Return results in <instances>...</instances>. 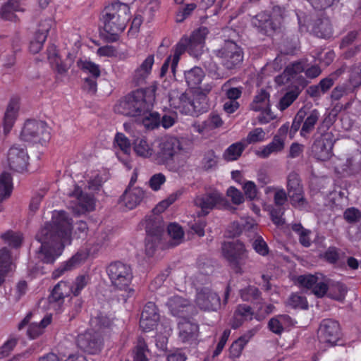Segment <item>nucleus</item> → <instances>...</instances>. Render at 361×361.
Returning <instances> with one entry per match:
<instances>
[{"label":"nucleus","instance_id":"obj_1","mask_svg":"<svg viewBox=\"0 0 361 361\" xmlns=\"http://www.w3.org/2000/svg\"><path fill=\"white\" fill-rule=\"evenodd\" d=\"M72 219L64 211H54L51 222L47 223L36 235L41 243L37 258L44 263H53L71 242Z\"/></svg>","mask_w":361,"mask_h":361},{"label":"nucleus","instance_id":"obj_2","mask_svg":"<svg viewBox=\"0 0 361 361\" xmlns=\"http://www.w3.org/2000/svg\"><path fill=\"white\" fill-rule=\"evenodd\" d=\"M157 87L152 84L145 89H137L120 99L114 106L117 114L139 117L152 109Z\"/></svg>","mask_w":361,"mask_h":361},{"label":"nucleus","instance_id":"obj_3","mask_svg":"<svg viewBox=\"0 0 361 361\" xmlns=\"http://www.w3.org/2000/svg\"><path fill=\"white\" fill-rule=\"evenodd\" d=\"M130 19V8L128 4L114 2L106 6L102 15L104 30L116 41L118 35L123 32Z\"/></svg>","mask_w":361,"mask_h":361},{"label":"nucleus","instance_id":"obj_4","mask_svg":"<svg viewBox=\"0 0 361 361\" xmlns=\"http://www.w3.org/2000/svg\"><path fill=\"white\" fill-rule=\"evenodd\" d=\"M193 204L200 209L199 216L208 215L215 209H221L228 204L224 195L212 188H205L204 192L197 194L192 200Z\"/></svg>","mask_w":361,"mask_h":361},{"label":"nucleus","instance_id":"obj_5","mask_svg":"<svg viewBox=\"0 0 361 361\" xmlns=\"http://www.w3.org/2000/svg\"><path fill=\"white\" fill-rule=\"evenodd\" d=\"M159 149L157 153L158 162L167 163L171 160L176 154H183L186 157L190 152V147L183 139L176 137H166L159 144Z\"/></svg>","mask_w":361,"mask_h":361},{"label":"nucleus","instance_id":"obj_6","mask_svg":"<svg viewBox=\"0 0 361 361\" xmlns=\"http://www.w3.org/2000/svg\"><path fill=\"white\" fill-rule=\"evenodd\" d=\"M20 137L25 142L43 144L50 139V133L46 123L42 121L27 120L23 126Z\"/></svg>","mask_w":361,"mask_h":361},{"label":"nucleus","instance_id":"obj_7","mask_svg":"<svg viewBox=\"0 0 361 361\" xmlns=\"http://www.w3.org/2000/svg\"><path fill=\"white\" fill-rule=\"evenodd\" d=\"M106 272L112 286L120 290L128 287L133 279L131 267L119 261L111 263Z\"/></svg>","mask_w":361,"mask_h":361},{"label":"nucleus","instance_id":"obj_8","mask_svg":"<svg viewBox=\"0 0 361 361\" xmlns=\"http://www.w3.org/2000/svg\"><path fill=\"white\" fill-rule=\"evenodd\" d=\"M283 16L275 11L271 14L261 12L253 16L251 23L257 30L266 35H271L281 30L283 23Z\"/></svg>","mask_w":361,"mask_h":361},{"label":"nucleus","instance_id":"obj_9","mask_svg":"<svg viewBox=\"0 0 361 361\" xmlns=\"http://www.w3.org/2000/svg\"><path fill=\"white\" fill-rule=\"evenodd\" d=\"M286 188L290 204L293 207L299 209L307 207V202L304 196V190L298 173L293 171L288 175Z\"/></svg>","mask_w":361,"mask_h":361},{"label":"nucleus","instance_id":"obj_10","mask_svg":"<svg viewBox=\"0 0 361 361\" xmlns=\"http://www.w3.org/2000/svg\"><path fill=\"white\" fill-rule=\"evenodd\" d=\"M221 248L224 257L236 269V272L241 273V266L247 257L244 245L238 240L225 242Z\"/></svg>","mask_w":361,"mask_h":361},{"label":"nucleus","instance_id":"obj_11","mask_svg":"<svg viewBox=\"0 0 361 361\" xmlns=\"http://www.w3.org/2000/svg\"><path fill=\"white\" fill-rule=\"evenodd\" d=\"M77 345L82 351L97 355L103 348V338L100 332L94 329L87 330L78 336Z\"/></svg>","mask_w":361,"mask_h":361},{"label":"nucleus","instance_id":"obj_12","mask_svg":"<svg viewBox=\"0 0 361 361\" xmlns=\"http://www.w3.org/2000/svg\"><path fill=\"white\" fill-rule=\"evenodd\" d=\"M335 140L331 132H325L315 138L312 146V155L317 160L325 161L333 155Z\"/></svg>","mask_w":361,"mask_h":361},{"label":"nucleus","instance_id":"obj_13","mask_svg":"<svg viewBox=\"0 0 361 361\" xmlns=\"http://www.w3.org/2000/svg\"><path fill=\"white\" fill-rule=\"evenodd\" d=\"M164 231V226L159 220H149L146 224L147 237L145 239V252L151 257L160 243Z\"/></svg>","mask_w":361,"mask_h":361},{"label":"nucleus","instance_id":"obj_14","mask_svg":"<svg viewBox=\"0 0 361 361\" xmlns=\"http://www.w3.org/2000/svg\"><path fill=\"white\" fill-rule=\"evenodd\" d=\"M222 64L228 69H232L243 61V53L240 48L233 42L228 41L217 52Z\"/></svg>","mask_w":361,"mask_h":361},{"label":"nucleus","instance_id":"obj_15","mask_svg":"<svg viewBox=\"0 0 361 361\" xmlns=\"http://www.w3.org/2000/svg\"><path fill=\"white\" fill-rule=\"evenodd\" d=\"M318 335L322 343H326L329 346L336 345L341 336L338 322L331 319H324L319 326Z\"/></svg>","mask_w":361,"mask_h":361},{"label":"nucleus","instance_id":"obj_16","mask_svg":"<svg viewBox=\"0 0 361 361\" xmlns=\"http://www.w3.org/2000/svg\"><path fill=\"white\" fill-rule=\"evenodd\" d=\"M70 196L74 199L70 207L75 214L78 215L94 209V198L87 193H83L78 186L75 187Z\"/></svg>","mask_w":361,"mask_h":361},{"label":"nucleus","instance_id":"obj_17","mask_svg":"<svg viewBox=\"0 0 361 361\" xmlns=\"http://www.w3.org/2000/svg\"><path fill=\"white\" fill-rule=\"evenodd\" d=\"M288 193L283 188L275 189L274 196L275 207L270 209V215L273 223L277 226H282L285 224V219L283 216L286 210L284 206L288 202Z\"/></svg>","mask_w":361,"mask_h":361},{"label":"nucleus","instance_id":"obj_18","mask_svg":"<svg viewBox=\"0 0 361 361\" xmlns=\"http://www.w3.org/2000/svg\"><path fill=\"white\" fill-rule=\"evenodd\" d=\"M195 303L201 310L214 311L220 306L219 295L209 288L197 290Z\"/></svg>","mask_w":361,"mask_h":361},{"label":"nucleus","instance_id":"obj_19","mask_svg":"<svg viewBox=\"0 0 361 361\" xmlns=\"http://www.w3.org/2000/svg\"><path fill=\"white\" fill-rule=\"evenodd\" d=\"M28 158L27 153L23 147L13 145L8 153V166L14 171L23 172L27 169Z\"/></svg>","mask_w":361,"mask_h":361},{"label":"nucleus","instance_id":"obj_20","mask_svg":"<svg viewBox=\"0 0 361 361\" xmlns=\"http://www.w3.org/2000/svg\"><path fill=\"white\" fill-rule=\"evenodd\" d=\"M159 314L156 305L148 302L144 307L140 320V326L144 331H149L157 325Z\"/></svg>","mask_w":361,"mask_h":361},{"label":"nucleus","instance_id":"obj_21","mask_svg":"<svg viewBox=\"0 0 361 361\" xmlns=\"http://www.w3.org/2000/svg\"><path fill=\"white\" fill-rule=\"evenodd\" d=\"M25 1L26 0H7L1 7L0 16L6 20L18 22L19 18L16 13L25 11Z\"/></svg>","mask_w":361,"mask_h":361},{"label":"nucleus","instance_id":"obj_22","mask_svg":"<svg viewBox=\"0 0 361 361\" xmlns=\"http://www.w3.org/2000/svg\"><path fill=\"white\" fill-rule=\"evenodd\" d=\"M198 325L187 319L178 322V338L187 344H196L198 337Z\"/></svg>","mask_w":361,"mask_h":361},{"label":"nucleus","instance_id":"obj_23","mask_svg":"<svg viewBox=\"0 0 361 361\" xmlns=\"http://www.w3.org/2000/svg\"><path fill=\"white\" fill-rule=\"evenodd\" d=\"M145 191L140 188H127L120 198V202L128 209L137 207L145 199Z\"/></svg>","mask_w":361,"mask_h":361},{"label":"nucleus","instance_id":"obj_24","mask_svg":"<svg viewBox=\"0 0 361 361\" xmlns=\"http://www.w3.org/2000/svg\"><path fill=\"white\" fill-rule=\"evenodd\" d=\"M209 30L206 27H201L195 30L188 38L189 43V54L194 56L198 57L202 53V49L204 44V40Z\"/></svg>","mask_w":361,"mask_h":361},{"label":"nucleus","instance_id":"obj_25","mask_svg":"<svg viewBox=\"0 0 361 361\" xmlns=\"http://www.w3.org/2000/svg\"><path fill=\"white\" fill-rule=\"evenodd\" d=\"M154 63V56L153 54H150L135 70L132 76V82L135 85L139 86L146 82L147 78L151 73Z\"/></svg>","mask_w":361,"mask_h":361},{"label":"nucleus","instance_id":"obj_26","mask_svg":"<svg viewBox=\"0 0 361 361\" xmlns=\"http://www.w3.org/2000/svg\"><path fill=\"white\" fill-rule=\"evenodd\" d=\"M51 25V21L49 19H46L39 24V30L35 32L30 43L29 49L30 52L37 54L42 49Z\"/></svg>","mask_w":361,"mask_h":361},{"label":"nucleus","instance_id":"obj_27","mask_svg":"<svg viewBox=\"0 0 361 361\" xmlns=\"http://www.w3.org/2000/svg\"><path fill=\"white\" fill-rule=\"evenodd\" d=\"M302 111V125L300 130V135L303 137H308L314 130L320 117V114L317 109L306 111L305 109H300Z\"/></svg>","mask_w":361,"mask_h":361},{"label":"nucleus","instance_id":"obj_28","mask_svg":"<svg viewBox=\"0 0 361 361\" xmlns=\"http://www.w3.org/2000/svg\"><path fill=\"white\" fill-rule=\"evenodd\" d=\"M18 109L19 106L18 101L15 99L11 100L6 108L4 117L3 125L4 134H8L13 128Z\"/></svg>","mask_w":361,"mask_h":361},{"label":"nucleus","instance_id":"obj_29","mask_svg":"<svg viewBox=\"0 0 361 361\" xmlns=\"http://www.w3.org/2000/svg\"><path fill=\"white\" fill-rule=\"evenodd\" d=\"M12 190L11 175L7 171H3L0 175V212L4 209L1 203L11 196Z\"/></svg>","mask_w":361,"mask_h":361},{"label":"nucleus","instance_id":"obj_30","mask_svg":"<svg viewBox=\"0 0 361 361\" xmlns=\"http://www.w3.org/2000/svg\"><path fill=\"white\" fill-rule=\"evenodd\" d=\"M171 106L181 114L192 116V99L186 93H182L178 98L171 99Z\"/></svg>","mask_w":361,"mask_h":361},{"label":"nucleus","instance_id":"obj_31","mask_svg":"<svg viewBox=\"0 0 361 361\" xmlns=\"http://www.w3.org/2000/svg\"><path fill=\"white\" fill-rule=\"evenodd\" d=\"M166 305L173 316L182 317L190 307L188 300L180 297L173 296L169 298Z\"/></svg>","mask_w":361,"mask_h":361},{"label":"nucleus","instance_id":"obj_32","mask_svg":"<svg viewBox=\"0 0 361 361\" xmlns=\"http://www.w3.org/2000/svg\"><path fill=\"white\" fill-rule=\"evenodd\" d=\"M285 147L283 140L278 137H274L272 141L268 145L263 146L256 152V154L262 159L268 158L271 154H276L281 152Z\"/></svg>","mask_w":361,"mask_h":361},{"label":"nucleus","instance_id":"obj_33","mask_svg":"<svg viewBox=\"0 0 361 361\" xmlns=\"http://www.w3.org/2000/svg\"><path fill=\"white\" fill-rule=\"evenodd\" d=\"M87 255L85 252H78L74 256H73L69 260L63 263L60 267H59L54 273L53 275L54 278L59 277L62 274H63L66 271L71 270L78 265H80L82 262H85L87 259Z\"/></svg>","mask_w":361,"mask_h":361},{"label":"nucleus","instance_id":"obj_34","mask_svg":"<svg viewBox=\"0 0 361 361\" xmlns=\"http://www.w3.org/2000/svg\"><path fill=\"white\" fill-rule=\"evenodd\" d=\"M205 76L204 71L198 66H195L184 73L185 80L188 87L196 88L201 84Z\"/></svg>","mask_w":361,"mask_h":361},{"label":"nucleus","instance_id":"obj_35","mask_svg":"<svg viewBox=\"0 0 361 361\" xmlns=\"http://www.w3.org/2000/svg\"><path fill=\"white\" fill-rule=\"evenodd\" d=\"M71 294V284L66 281H60L54 286L49 300L51 303L61 302L65 297L69 296Z\"/></svg>","mask_w":361,"mask_h":361},{"label":"nucleus","instance_id":"obj_36","mask_svg":"<svg viewBox=\"0 0 361 361\" xmlns=\"http://www.w3.org/2000/svg\"><path fill=\"white\" fill-rule=\"evenodd\" d=\"M48 59L52 68L61 75L65 74L70 68L69 65H67L62 62L61 59L59 56L56 48L54 46L49 47L48 50Z\"/></svg>","mask_w":361,"mask_h":361},{"label":"nucleus","instance_id":"obj_37","mask_svg":"<svg viewBox=\"0 0 361 361\" xmlns=\"http://www.w3.org/2000/svg\"><path fill=\"white\" fill-rule=\"evenodd\" d=\"M133 150L137 156L142 158H149L154 154L153 147L144 137L137 138L134 141Z\"/></svg>","mask_w":361,"mask_h":361},{"label":"nucleus","instance_id":"obj_38","mask_svg":"<svg viewBox=\"0 0 361 361\" xmlns=\"http://www.w3.org/2000/svg\"><path fill=\"white\" fill-rule=\"evenodd\" d=\"M313 32L319 37H330L333 33L330 20L327 18L317 20L314 24Z\"/></svg>","mask_w":361,"mask_h":361},{"label":"nucleus","instance_id":"obj_39","mask_svg":"<svg viewBox=\"0 0 361 361\" xmlns=\"http://www.w3.org/2000/svg\"><path fill=\"white\" fill-rule=\"evenodd\" d=\"M246 147L243 140L233 143L224 152V159L227 161H236L241 156Z\"/></svg>","mask_w":361,"mask_h":361},{"label":"nucleus","instance_id":"obj_40","mask_svg":"<svg viewBox=\"0 0 361 361\" xmlns=\"http://www.w3.org/2000/svg\"><path fill=\"white\" fill-rule=\"evenodd\" d=\"M290 320L288 315L280 314L269 320L268 327L271 332L279 335L283 331L284 327L290 324Z\"/></svg>","mask_w":361,"mask_h":361},{"label":"nucleus","instance_id":"obj_41","mask_svg":"<svg viewBox=\"0 0 361 361\" xmlns=\"http://www.w3.org/2000/svg\"><path fill=\"white\" fill-rule=\"evenodd\" d=\"M189 52V43L188 37H183L174 48L173 55L171 56L172 62L171 64V71L175 75L176 70L180 60V56L185 51Z\"/></svg>","mask_w":361,"mask_h":361},{"label":"nucleus","instance_id":"obj_42","mask_svg":"<svg viewBox=\"0 0 361 361\" xmlns=\"http://www.w3.org/2000/svg\"><path fill=\"white\" fill-rule=\"evenodd\" d=\"M51 316H45L39 323H32L27 329V336L35 339L43 334L44 329L51 323Z\"/></svg>","mask_w":361,"mask_h":361},{"label":"nucleus","instance_id":"obj_43","mask_svg":"<svg viewBox=\"0 0 361 361\" xmlns=\"http://www.w3.org/2000/svg\"><path fill=\"white\" fill-rule=\"evenodd\" d=\"M268 107H270L269 94L262 90L255 96L252 102L250 104V109L256 111L264 110Z\"/></svg>","mask_w":361,"mask_h":361},{"label":"nucleus","instance_id":"obj_44","mask_svg":"<svg viewBox=\"0 0 361 361\" xmlns=\"http://www.w3.org/2000/svg\"><path fill=\"white\" fill-rule=\"evenodd\" d=\"M291 228L298 235L299 242L303 247H309L311 245L310 230L305 228L301 224H293Z\"/></svg>","mask_w":361,"mask_h":361},{"label":"nucleus","instance_id":"obj_45","mask_svg":"<svg viewBox=\"0 0 361 361\" xmlns=\"http://www.w3.org/2000/svg\"><path fill=\"white\" fill-rule=\"evenodd\" d=\"M305 65L302 61H297L288 66L284 70L282 77L286 78L287 81L291 80L296 76L305 71Z\"/></svg>","mask_w":361,"mask_h":361},{"label":"nucleus","instance_id":"obj_46","mask_svg":"<svg viewBox=\"0 0 361 361\" xmlns=\"http://www.w3.org/2000/svg\"><path fill=\"white\" fill-rule=\"evenodd\" d=\"M142 119L143 126L147 129H154L160 124V116L157 112L150 109L147 113L139 116Z\"/></svg>","mask_w":361,"mask_h":361},{"label":"nucleus","instance_id":"obj_47","mask_svg":"<svg viewBox=\"0 0 361 361\" xmlns=\"http://www.w3.org/2000/svg\"><path fill=\"white\" fill-rule=\"evenodd\" d=\"M300 93V90L298 87H295L288 91L280 99V102L278 104V108L281 111H284L298 97Z\"/></svg>","mask_w":361,"mask_h":361},{"label":"nucleus","instance_id":"obj_48","mask_svg":"<svg viewBox=\"0 0 361 361\" xmlns=\"http://www.w3.org/2000/svg\"><path fill=\"white\" fill-rule=\"evenodd\" d=\"M90 324L92 327V329L102 334L104 329L111 326L112 321L106 315L100 314L92 318Z\"/></svg>","mask_w":361,"mask_h":361},{"label":"nucleus","instance_id":"obj_49","mask_svg":"<svg viewBox=\"0 0 361 361\" xmlns=\"http://www.w3.org/2000/svg\"><path fill=\"white\" fill-rule=\"evenodd\" d=\"M15 264L13 263L12 258L9 250L4 247L0 250V268L4 269L8 274L13 271Z\"/></svg>","mask_w":361,"mask_h":361},{"label":"nucleus","instance_id":"obj_50","mask_svg":"<svg viewBox=\"0 0 361 361\" xmlns=\"http://www.w3.org/2000/svg\"><path fill=\"white\" fill-rule=\"evenodd\" d=\"M266 133L262 128H256L250 131L247 137L243 140L246 146L250 144L261 142L265 140Z\"/></svg>","mask_w":361,"mask_h":361},{"label":"nucleus","instance_id":"obj_51","mask_svg":"<svg viewBox=\"0 0 361 361\" xmlns=\"http://www.w3.org/2000/svg\"><path fill=\"white\" fill-rule=\"evenodd\" d=\"M78 66L81 70L90 73L94 78L100 76L101 72L99 65L90 61L80 60L78 61Z\"/></svg>","mask_w":361,"mask_h":361},{"label":"nucleus","instance_id":"obj_52","mask_svg":"<svg viewBox=\"0 0 361 361\" xmlns=\"http://www.w3.org/2000/svg\"><path fill=\"white\" fill-rule=\"evenodd\" d=\"M329 279L322 274H318V279L312 289V293L319 298L323 297L327 292Z\"/></svg>","mask_w":361,"mask_h":361},{"label":"nucleus","instance_id":"obj_53","mask_svg":"<svg viewBox=\"0 0 361 361\" xmlns=\"http://www.w3.org/2000/svg\"><path fill=\"white\" fill-rule=\"evenodd\" d=\"M192 116L207 111L209 109L207 98L202 97L196 93L195 97L192 98Z\"/></svg>","mask_w":361,"mask_h":361},{"label":"nucleus","instance_id":"obj_54","mask_svg":"<svg viewBox=\"0 0 361 361\" xmlns=\"http://www.w3.org/2000/svg\"><path fill=\"white\" fill-rule=\"evenodd\" d=\"M168 233L174 241L171 243L172 246H176L181 243L184 233L180 226L176 224H171L168 226Z\"/></svg>","mask_w":361,"mask_h":361},{"label":"nucleus","instance_id":"obj_55","mask_svg":"<svg viewBox=\"0 0 361 361\" xmlns=\"http://www.w3.org/2000/svg\"><path fill=\"white\" fill-rule=\"evenodd\" d=\"M148 351L147 344L142 338H138L134 351V361H148L146 353Z\"/></svg>","mask_w":361,"mask_h":361},{"label":"nucleus","instance_id":"obj_56","mask_svg":"<svg viewBox=\"0 0 361 361\" xmlns=\"http://www.w3.org/2000/svg\"><path fill=\"white\" fill-rule=\"evenodd\" d=\"M90 282V276L87 275H80L76 277L75 281L71 285V293L74 296L80 295L81 290L88 284Z\"/></svg>","mask_w":361,"mask_h":361},{"label":"nucleus","instance_id":"obj_57","mask_svg":"<svg viewBox=\"0 0 361 361\" xmlns=\"http://www.w3.org/2000/svg\"><path fill=\"white\" fill-rule=\"evenodd\" d=\"M1 238L4 240L5 243L8 244L13 247H18L22 243L21 235L11 231L2 233L1 235Z\"/></svg>","mask_w":361,"mask_h":361},{"label":"nucleus","instance_id":"obj_58","mask_svg":"<svg viewBox=\"0 0 361 361\" xmlns=\"http://www.w3.org/2000/svg\"><path fill=\"white\" fill-rule=\"evenodd\" d=\"M182 195V192L178 190L172 194H171L166 199L161 201L154 209L155 212L161 213L164 212L166 209H167L171 204H172L176 200H178L180 195Z\"/></svg>","mask_w":361,"mask_h":361},{"label":"nucleus","instance_id":"obj_59","mask_svg":"<svg viewBox=\"0 0 361 361\" xmlns=\"http://www.w3.org/2000/svg\"><path fill=\"white\" fill-rule=\"evenodd\" d=\"M217 166V157L213 150L206 152L202 161V166L206 170H212Z\"/></svg>","mask_w":361,"mask_h":361},{"label":"nucleus","instance_id":"obj_60","mask_svg":"<svg viewBox=\"0 0 361 361\" xmlns=\"http://www.w3.org/2000/svg\"><path fill=\"white\" fill-rule=\"evenodd\" d=\"M240 296L244 301H254L259 298L260 292L257 287L249 286L240 290Z\"/></svg>","mask_w":361,"mask_h":361},{"label":"nucleus","instance_id":"obj_61","mask_svg":"<svg viewBox=\"0 0 361 361\" xmlns=\"http://www.w3.org/2000/svg\"><path fill=\"white\" fill-rule=\"evenodd\" d=\"M288 305L293 308H300L306 310L308 304L306 298L299 294L293 293L288 300Z\"/></svg>","mask_w":361,"mask_h":361},{"label":"nucleus","instance_id":"obj_62","mask_svg":"<svg viewBox=\"0 0 361 361\" xmlns=\"http://www.w3.org/2000/svg\"><path fill=\"white\" fill-rule=\"evenodd\" d=\"M349 85L353 89V92L361 85V69L359 67H355L351 69L349 79Z\"/></svg>","mask_w":361,"mask_h":361},{"label":"nucleus","instance_id":"obj_63","mask_svg":"<svg viewBox=\"0 0 361 361\" xmlns=\"http://www.w3.org/2000/svg\"><path fill=\"white\" fill-rule=\"evenodd\" d=\"M341 255H344L336 247H329L324 253V258L330 264L338 263Z\"/></svg>","mask_w":361,"mask_h":361},{"label":"nucleus","instance_id":"obj_64","mask_svg":"<svg viewBox=\"0 0 361 361\" xmlns=\"http://www.w3.org/2000/svg\"><path fill=\"white\" fill-rule=\"evenodd\" d=\"M344 219L349 224H356L361 219V212L355 207H350L343 213Z\"/></svg>","mask_w":361,"mask_h":361}]
</instances>
